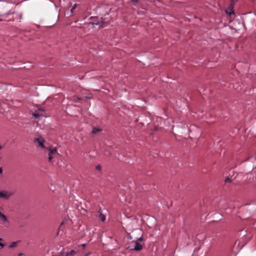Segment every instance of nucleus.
<instances>
[{
	"label": "nucleus",
	"mask_w": 256,
	"mask_h": 256,
	"mask_svg": "<svg viewBox=\"0 0 256 256\" xmlns=\"http://www.w3.org/2000/svg\"><path fill=\"white\" fill-rule=\"evenodd\" d=\"M2 167L0 168V174H2Z\"/></svg>",
	"instance_id": "20"
},
{
	"label": "nucleus",
	"mask_w": 256,
	"mask_h": 256,
	"mask_svg": "<svg viewBox=\"0 0 256 256\" xmlns=\"http://www.w3.org/2000/svg\"><path fill=\"white\" fill-rule=\"evenodd\" d=\"M16 244H17V242H12L10 245L9 248H14L16 246Z\"/></svg>",
	"instance_id": "11"
},
{
	"label": "nucleus",
	"mask_w": 256,
	"mask_h": 256,
	"mask_svg": "<svg viewBox=\"0 0 256 256\" xmlns=\"http://www.w3.org/2000/svg\"><path fill=\"white\" fill-rule=\"evenodd\" d=\"M226 13L228 14L229 15H230L232 13H234V10H232L230 12H228V10H226Z\"/></svg>",
	"instance_id": "15"
},
{
	"label": "nucleus",
	"mask_w": 256,
	"mask_h": 256,
	"mask_svg": "<svg viewBox=\"0 0 256 256\" xmlns=\"http://www.w3.org/2000/svg\"><path fill=\"white\" fill-rule=\"evenodd\" d=\"M14 13V12H6V13L0 14V16L3 17V18L0 19V21H1V20H6L7 22L14 21V18L13 16H12L10 18H8V19H7V18H6V16H12V15Z\"/></svg>",
	"instance_id": "3"
},
{
	"label": "nucleus",
	"mask_w": 256,
	"mask_h": 256,
	"mask_svg": "<svg viewBox=\"0 0 256 256\" xmlns=\"http://www.w3.org/2000/svg\"><path fill=\"white\" fill-rule=\"evenodd\" d=\"M142 248V246L141 244H140L138 241L135 242V246L134 248H132L133 250L136 251L140 250Z\"/></svg>",
	"instance_id": "7"
},
{
	"label": "nucleus",
	"mask_w": 256,
	"mask_h": 256,
	"mask_svg": "<svg viewBox=\"0 0 256 256\" xmlns=\"http://www.w3.org/2000/svg\"><path fill=\"white\" fill-rule=\"evenodd\" d=\"M85 245H86V244H82V246H85Z\"/></svg>",
	"instance_id": "23"
},
{
	"label": "nucleus",
	"mask_w": 256,
	"mask_h": 256,
	"mask_svg": "<svg viewBox=\"0 0 256 256\" xmlns=\"http://www.w3.org/2000/svg\"><path fill=\"white\" fill-rule=\"evenodd\" d=\"M96 168L97 170H100V168H101V166H100V165L97 166H96Z\"/></svg>",
	"instance_id": "17"
},
{
	"label": "nucleus",
	"mask_w": 256,
	"mask_h": 256,
	"mask_svg": "<svg viewBox=\"0 0 256 256\" xmlns=\"http://www.w3.org/2000/svg\"><path fill=\"white\" fill-rule=\"evenodd\" d=\"M76 254V252L74 250H72L70 252L66 253V256H73Z\"/></svg>",
	"instance_id": "10"
},
{
	"label": "nucleus",
	"mask_w": 256,
	"mask_h": 256,
	"mask_svg": "<svg viewBox=\"0 0 256 256\" xmlns=\"http://www.w3.org/2000/svg\"><path fill=\"white\" fill-rule=\"evenodd\" d=\"M46 150H48V161L51 162L52 160V155L55 153L57 152V149L56 148H47Z\"/></svg>",
	"instance_id": "4"
},
{
	"label": "nucleus",
	"mask_w": 256,
	"mask_h": 256,
	"mask_svg": "<svg viewBox=\"0 0 256 256\" xmlns=\"http://www.w3.org/2000/svg\"><path fill=\"white\" fill-rule=\"evenodd\" d=\"M101 210V208H100L98 210L99 216L98 217L100 219L102 220V221L104 222L106 220V216L104 214H103L100 211Z\"/></svg>",
	"instance_id": "8"
},
{
	"label": "nucleus",
	"mask_w": 256,
	"mask_h": 256,
	"mask_svg": "<svg viewBox=\"0 0 256 256\" xmlns=\"http://www.w3.org/2000/svg\"><path fill=\"white\" fill-rule=\"evenodd\" d=\"M132 2L136 3L138 0H131Z\"/></svg>",
	"instance_id": "19"
},
{
	"label": "nucleus",
	"mask_w": 256,
	"mask_h": 256,
	"mask_svg": "<svg viewBox=\"0 0 256 256\" xmlns=\"http://www.w3.org/2000/svg\"><path fill=\"white\" fill-rule=\"evenodd\" d=\"M138 240H139V241H142L143 240V237L142 236H140V238H139Z\"/></svg>",
	"instance_id": "16"
},
{
	"label": "nucleus",
	"mask_w": 256,
	"mask_h": 256,
	"mask_svg": "<svg viewBox=\"0 0 256 256\" xmlns=\"http://www.w3.org/2000/svg\"><path fill=\"white\" fill-rule=\"evenodd\" d=\"M2 148V146L0 145V150Z\"/></svg>",
	"instance_id": "22"
},
{
	"label": "nucleus",
	"mask_w": 256,
	"mask_h": 256,
	"mask_svg": "<svg viewBox=\"0 0 256 256\" xmlns=\"http://www.w3.org/2000/svg\"><path fill=\"white\" fill-rule=\"evenodd\" d=\"M92 23L93 25L98 26L100 28L105 27L107 25V22L102 18L94 19Z\"/></svg>",
	"instance_id": "1"
},
{
	"label": "nucleus",
	"mask_w": 256,
	"mask_h": 256,
	"mask_svg": "<svg viewBox=\"0 0 256 256\" xmlns=\"http://www.w3.org/2000/svg\"><path fill=\"white\" fill-rule=\"evenodd\" d=\"M77 7V4H75L71 9L70 11L72 13H73V10Z\"/></svg>",
	"instance_id": "13"
},
{
	"label": "nucleus",
	"mask_w": 256,
	"mask_h": 256,
	"mask_svg": "<svg viewBox=\"0 0 256 256\" xmlns=\"http://www.w3.org/2000/svg\"><path fill=\"white\" fill-rule=\"evenodd\" d=\"M101 130H102L100 128H94L92 130V133L93 134H96L98 132H100Z\"/></svg>",
	"instance_id": "9"
},
{
	"label": "nucleus",
	"mask_w": 256,
	"mask_h": 256,
	"mask_svg": "<svg viewBox=\"0 0 256 256\" xmlns=\"http://www.w3.org/2000/svg\"><path fill=\"white\" fill-rule=\"evenodd\" d=\"M34 144H36V146L37 148H44L45 146H44V143L45 142V140L42 137L40 136L39 138H35L34 140Z\"/></svg>",
	"instance_id": "2"
},
{
	"label": "nucleus",
	"mask_w": 256,
	"mask_h": 256,
	"mask_svg": "<svg viewBox=\"0 0 256 256\" xmlns=\"http://www.w3.org/2000/svg\"><path fill=\"white\" fill-rule=\"evenodd\" d=\"M66 253L65 252L64 250V249H62V250L60 252V255L64 256H65L66 255Z\"/></svg>",
	"instance_id": "14"
},
{
	"label": "nucleus",
	"mask_w": 256,
	"mask_h": 256,
	"mask_svg": "<svg viewBox=\"0 0 256 256\" xmlns=\"http://www.w3.org/2000/svg\"><path fill=\"white\" fill-rule=\"evenodd\" d=\"M224 182L226 183H228V182H232V180L229 178H226L225 180H224Z\"/></svg>",
	"instance_id": "12"
},
{
	"label": "nucleus",
	"mask_w": 256,
	"mask_h": 256,
	"mask_svg": "<svg viewBox=\"0 0 256 256\" xmlns=\"http://www.w3.org/2000/svg\"><path fill=\"white\" fill-rule=\"evenodd\" d=\"M11 196V194L8 192H0V198L8 199Z\"/></svg>",
	"instance_id": "6"
},
{
	"label": "nucleus",
	"mask_w": 256,
	"mask_h": 256,
	"mask_svg": "<svg viewBox=\"0 0 256 256\" xmlns=\"http://www.w3.org/2000/svg\"><path fill=\"white\" fill-rule=\"evenodd\" d=\"M62 256V255H60V256Z\"/></svg>",
	"instance_id": "24"
},
{
	"label": "nucleus",
	"mask_w": 256,
	"mask_h": 256,
	"mask_svg": "<svg viewBox=\"0 0 256 256\" xmlns=\"http://www.w3.org/2000/svg\"><path fill=\"white\" fill-rule=\"evenodd\" d=\"M22 255V254H19L18 256H21Z\"/></svg>",
	"instance_id": "21"
},
{
	"label": "nucleus",
	"mask_w": 256,
	"mask_h": 256,
	"mask_svg": "<svg viewBox=\"0 0 256 256\" xmlns=\"http://www.w3.org/2000/svg\"><path fill=\"white\" fill-rule=\"evenodd\" d=\"M238 0H231L232 3L234 4L236 2H238Z\"/></svg>",
	"instance_id": "18"
},
{
	"label": "nucleus",
	"mask_w": 256,
	"mask_h": 256,
	"mask_svg": "<svg viewBox=\"0 0 256 256\" xmlns=\"http://www.w3.org/2000/svg\"><path fill=\"white\" fill-rule=\"evenodd\" d=\"M39 111H40L42 113L39 114L38 112H34L32 114V116L36 118H38V120L40 116H44V111L42 109H38Z\"/></svg>",
	"instance_id": "5"
}]
</instances>
